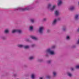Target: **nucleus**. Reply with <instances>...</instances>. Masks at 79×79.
Returning a JSON list of instances; mask_svg holds the SVG:
<instances>
[{"mask_svg": "<svg viewBox=\"0 0 79 79\" xmlns=\"http://www.w3.org/2000/svg\"><path fill=\"white\" fill-rule=\"evenodd\" d=\"M55 46H53L52 47V48H55Z\"/></svg>", "mask_w": 79, "mask_h": 79, "instance_id": "33", "label": "nucleus"}, {"mask_svg": "<svg viewBox=\"0 0 79 79\" xmlns=\"http://www.w3.org/2000/svg\"><path fill=\"white\" fill-rule=\"evenodd\" d=\"M8 32H9V31H8V30H6L5 31V33H8Z\"/></svg>", "mask_w": 79, "mask_h": 79, "instance_id": "15", "label": "nucleus"}, {"mask_svg": "<svg viewBox=\"0 0 79 79\" xmlns=\"http://www.w3.org/2000/svg\"><path fill=\"white\" fill-rule=\"evenodd\" d=\"M63 31H65V30H66V28H64L63 29Z\"/></svg>", "mask_w": 79, "mask_h": 79, "instance_id": "29", "label": "nucleus"}, {"mask_svg": "<svg viewBox=\"0 0 79 79\" xmlns=\"http://www.w3.org/2000/svg\"><path fill=\"white\" fill-rule=\"evenodd\" d=\"M61 3H62V2H61V1H60L58 3V6H60V5H61Z\"/></svg>", "mask_w": 79, "mask_h": 79, "instance_id": "11", "label": "nucleus"}, {"mask_svg": "<svg viewBox=\"0 0 79 79\" xmlns=\"http://www.w3.org/2000/svg\"><path fill=\"white\" fill-rule=\"evenodd\" d=\"M34 46H35V44H32L31 45V47H34Z\"/></svg>", "mask_w": 79, "mask_h": 79, "instance_id": "25", "label": "nucleus"}, {"mask_svg": "<svg viewBox=\"0 0 79 79\" xmlns=\"http://www.w3.org/2000/svg\"><path fill=\"white\" fill-rule=\"evenodd\" d=\"M47 52L48 53H50V54L51 55H54L55 53H54V52L51 51V50H50V49H47Z\"/></svg>", "mask_w": 79, "mask_h": 79, "instance_id": "3", "label": "nucleus"}, {"mask_svg": "<svg viewBox=\"0 0 79 79\" xmlns=\"http://www.w3.org/2000/svg\"><path fill=\"white\" fill-rule=\"evenodd\" d=\"M58 0V1H60V0Z\"/></svg>", "mask_w": 79, "mask_h": 79, "instance_id": "36", "label": "nucleus"}, {"mask_svg": "<svg viewBox=\"0 0 79 79\" xmlns=\"http://www.w3.org/2000/svg\"><path fill=\"white\" fill-rule=\"evenodd\" d=\"M56 21H57L56 19H55L52 23V24H55L56 23Z\"/></svg>", "mask_w": 79, "mask_h": 79, "instance_id": "10", "label": "nucleus"}, {"mask_svg": "<svg viewBox=\"0 0 79 79\" xmlns=\"http://www.w3.org/2000/svg\"><path fill=\"white\" fill-rule=\"evenodd\" d=\"M31 23H34V20L33 19H31Z\"/></svg>", "mask_w": 79, "mask_h": 79, "instance_id": "20", "label": "nucleus"}, {"mask_svg": "<svg viewBox=\"0 0 79 79\" xmlns=\"http://www.w3.org/2000/svg\"><path fill=\"white\" fill-rule=\"evenodd\" d=\"M50 31V30H48L47 31V32H49Z\"/></svg>", "mask_w": 79, "mask_h": 79, "instance_id": "28", "label": "nucleus"}, {"mask_svg": "<svg viewBox=\"0 0 79 79\" xmlns=\"http://www.w3.org/2000/svg\"><path fill=\"white\" fill-rule=\"evenodd\" d=\"M34 57L32 56V57H30L29 58V60H32V59H34Z\"/></svg>", "mask_w": 79, "mask_h": 79, "instance_id": "17", "label": "nucleus"}, {"mask_svg": "<svg viewBox=\"0 0 79 79\" xmlns=\"http://www.w3.org/2000/svg\"><path fill=\"white\" fill-rule=\"evenodd\" d=\"M58 21H59V20H60V18H58Z\"/></svg>", "mask_w": 79, "mask_h": 79, "instance_id": "30", "label": "nucleus"}, {"mask_svg": "<svg viewBox=\"0 0 79 79\" xmlns=\"http://www.w3.org/2000/svg\"><path fill=\"white\" fill-rule=\"evenodd\" d=\"M31 38L32 39H34V40H37V38L35 37V36H31Z\"/></svg>", "mask_w": 79, "mask_h": 79, "instance_id": "6", "label": "nucleus"}, {"mask_svg": "<svg viewBox=\"0 0 79 79\" xmlns=\"http://www.w3.org/2000/svg\"><path fill=\"white\" fill-rule=\"evenodd\" d=\"M74 9V7H72L70 9V10L72 11V10H73Z\"/></svg>", "mask_w": 79, "mask_h": 79, "instance_id": "13", "label": "nucleus"}, {"mask_svg": "<svg viewBox=\"0 0 79 79\" xmlns=\"http://www.w3.org/2000/svg\"><path fill=\"white\" fill-rule=\"evenodd\" d=\"M79 16V15H75V19H76V20H77V19H79V18H78V16Z\"/></svg>", "mask_w": 79, "mask_h": 79, "instance_id": "9", "label": "nucleus"}, {"mask_svg": "<svg viewBox=\"0 0 79 79\" xmlns=\"http://www.w3.org/2000/svg\"><path fill=\"white\" fill-rule=\"evenodd\" d=\"M79 44V39L78 40L77 42V44Z\"/></svg>", "mask_w": 79, "mask_h": 79, "instance_id": "26", "label": "nucleus"}, {"mask_svg": "<svg viewBox=\"0 0 79 79\" xmlns=\"http://www.w3.org/2000/svg\"><path fill=\"white\" fill-rule=\"evenodd\" d=\"M18 47H20V48H22L23 47H24L25 49H26L27 48H29V46H24L23 45H22L21 44H19L18 45Z\"/></svg>", "mask_w": 79, "mask_h": 79, "instance_id": "1", "label": "nucleus"}, {"mask_svg": "<svg viewBox=\"0 0 79 79\" xmlns=\"http://www.w3.org/2000/svg\"><path fill=\"white\" fill-rule=\"evenodd\" d=\"M68 75L70 77L72 76V74L70 73H68Z\"/></svg>", "mask_w": 79, "mask_h": 79, "instance_id": "12", "label": "nucleus"}, {"mask_svg": "<svg viewBox=\"0 0 79 79\" xmlns=\"http://www.w3.org/2000/svg\"><path fill=\"white\" fill-rule=\"evenodd\" d=\"M51 62V60H49L48 62V63H50Z\"/></svg>", "mask_w": 79, "mask_h": 79, "instance_id": "24", "label": "nucleus"}, {"mask_svg": "<svg viewBox=\"0 0 79 79\" xmlns=\"http://www.w3.org/2000/svg\"><path fill=\"white\" fill-rule=\"evenodd\" d=\"M29 7H27V8H23L22 9V11H26V10H29Z\"/></svg>", "mask_w": 79, "mask_h": 79, "instance_id": "7", "label": "nucleus"}, {"mask_svg": "<svg viewBox=\"0 0 79 79\" xmlns=\"http://www.w3.org/2000/svg\"><path fill=\"white\" fill-rule=\"evenodd\" d=\"M31 78L34 79V74H32L31 75Z\"/></svg>", "mask_w": 79, "mask_h": 79, "instance_id": "16", "label": "nucleus"}, {"mask_svg": "<svg viewBox=\"0 0 79 79\" xmlns=\"http://www.w3.org/2000/svg\"><path fill=\"white\" fill-rule=\"evenodd\" d=\"M77 31L79 32V28H78L77 30Z\"/></svg>", "mask_w": 79, "mask_h": 79, "instance_id": "34", "label": "nucleus"}, {"mask_svg": "<svg viewBox=\"0 0 79 79\" xmlns=\"http://www.w3.org/2000/svg\"><path fill=\"white\" fill-rule=\"evenodd\" d=\"M55 15L56 16H58L60 15V13H59V11L58 10H56L55 12Z\"/></svg>", "mask_w": 79, "mask_h": 79, "instance_id": "5", "label": "nucleus"}, {"mask_svg": "<svg viewBox=\"0 0 79 79\" xmlns=\"http://www.w3.org/2000/svg\"><path fill=\"white\" fill-rule=\"evenodd\" d=\"M71 71H73V70H74V69L73 68H71Z\"/></svg>", "mask_w": 79, "mask_h": 79, "instance_id": "27", "label": "nucleus"}, {"mask_svg": "<svg viewBox=\"0 0 79 79\" xmlns=\"http://www.w3.org/2000/svg\"><path fill=\"white\" fill-rule=\"evenodd\" d=\"M47 77L48 79H50V76H47Z\"/></svg>", "mask_w": 79, "mask_h": 79, "instance_id": "22", "label": "nucleus"}, {"mask_svg": "<svg viewBox=\"0 0 79 79\" xmlns=\"http://www.w3.org/2000/svg\"><path fill=\"white\" fill-rule=\"evenodd\" d=\"M66 39H69V37L68 36H67Z\"/></svg>", "mask_w": 79, "mask_h": 79, "instance_id": "23", "label": "nucleus"}, {"mask_svg": "<svg viewBox=\"0 0 79 79\" xmlns=\"http://www.w3.org/2000/svg\"><path fill=\"white\" fill-rule=\"evenodd\" d=\"M55 7H56V5L53 6L52 8L50 9V10H51V11H53V10H54L55 8Z\"/></svg>", "mask_w": 79, "mask_h": 79, "instance_id": "8", "label": "nucleus"}, {"mask_svg": "<svg viewBox=\"0 0 79 79\" xmlns=\"http://www.w3.org/2000/svg\"><path fill=\"white\" fill-rule=\"evenodd\" d=\"M51 4H48V8H50L51 7Z\"/></svg>", "mask_w": 79, "mask_h": 79, "instance_id": "18", "label": "nucleus"}, {"mask_svg": "<svg viewBox=\"0 0 79 79\" xmlns=\"http://www.w3.org/2000/svg\"><path fill=\"white\" fill-rule=\"evenodd\" d=\"M43 20H44V21H45V20H46V19H43Z\"/></svg>", "mask_w": 79, "mask_h": 79, "instance_id": "32", "label": "nucleus"}, {"mask_svg": "<svg viewBox=\"0 0 79 79\" xmlns=\"http://www.w3.org/2000/svg\"><path fill=\"white\" fill-rule=\"evenodd\" d=\"M40 79H43V78H42V77H40Z\"/></svg>", "mask_w": 79, "mask_h": 79, "instance_id": "31", "label": "nucleus"}, {"mask_svg": "<svg viewBox=\"0 0 79 79\" xmlns=\"http://www.w3.org/2000/svg\"><path fill=\"white\" fill-rule=\"evenodd\" d=\"M15 32L21 33V31L19 30H14L12 31V33H15Z\"/></svg>", "mask_w": 79, "mask_h": 79, "instance_id": "2", "label": "nucleus"}, {"mask_svg": "<svg viewBox=\"0 0 79 79\" xmlns=\"http://www.w3.org/2000/svg\"><path fill=\"white\" fill-rule=\"evenodd\" d=\"M33 29V27L32 26L30 27V31H31Z\"/></svg>", "mask_w": 79, "mask_h": 79, "instance_id": "14", "label": "nucleus"}, {"mask_svg": "<svg viewBox=\"0 0 79 79\" xmlns=\"http://www.w3.org/2000/svg\"><path fill=\"white\" fill-rule=\"evenodd\" d=\"M78 4L79 5V2H78Z\"/></svg>", "mask_w": 79, "mask_h": 79, "instance_id": "35", "label": "nucleus"}, {"mask_svg": "<svg viewBox=\"0 0 79 79\" xmlns=\"http://www.w3.org/2000/svg\"><path fill=\"white\" fill-rule=\"evenodd\" d=\"M43 30H44V27H40L39 29V32L40 33H42L43 32Z\"/></svg>", "mask_w": 79, "mask_h": 79, "instance_id": "4", "label": "nucleus"}, {"mask_svg": "<svg viewBox=\"0 0 79 79\" xmlns=\"http://www.w3.org/2000/svg\"><path fill=\"white\" fill-rule=\"evenodd\" d=\"M77 69H79V65H77L76 67Z\"/></svg>", "mask_w": 79, "mask_h": 79, "instance_id": "21", "label": "nucleus"}, {"mask_svg": "<svg viewBox=\"0 0 79 79\" xmlns=\"http://www.w3.org/2000/svg\"><path fill=\"white\" fill-rule=\"evenodd\" d=\"M53 74L54 76H56V72H53Z\"/></svg>", "mask_w": 79, "mask_h": 79, "instance_id": "19", "label": "nucleus"}]
</instances>
